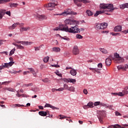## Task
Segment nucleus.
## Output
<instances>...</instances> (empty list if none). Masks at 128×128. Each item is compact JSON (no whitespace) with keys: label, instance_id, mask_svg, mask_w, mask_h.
Segmentation results:
<instances>
[{"label":"nucleus","instance_id":"obj_1","mask_svg":"<svg viewBox=\"0 0 128 128\" xmlns=\"http://www.w3.org/2000/svg\"><path fill=\"white\" fill-rule=\"evenodd\" d=\"M100 8L101 10H107V12H112L114 10V5L112 4H100Z\"/></svg>","mask_w":128,"mask_h":128},{"label":"nucleus","instance_id":"obj_2","mask_svg":"<svg viewBox=\"0 0 128 128\" xmlns=\"http://www.w3.org/2000/svg\"><path fill=\"white\" fill-rule=\"evenodd\" d=\"M68 32H70L71 34H80L78 27V26H71L70 28H68Z\"/></svg>","mask_w":128,"mask_h":128},{"label":"nucleus","instance_id":"obj_3","mask_svg":"<svg viewBox=\"0 0 128 128\" xmlns=\"http://www.w3.org/2000/svg\"><path fill=\"white\" fill-rule=\"evenodd\" d=\"M10 62L9 63H5L4 65L0 66V72L4 68H8V66H12V64H14V60H12V57L10 58Z\"/></svg>","mask_w":128,"mask_h":128},{"label":"nucleus","instance_id":"obj_4","mask_svg":"<svg viewBox=\"0 0 128 128\" xmlns=\"http://www.w3.org/2000/svg\"><path fill=\"white\" fill-rule=\"evenodd\" d=\"M106 111L102 110V111H100L99 112V114L98 116V118L100 122V124H102L104 122L102 120L104 118H106Z\"/></svg>","mask_w":128,"mask_h":128},{"label":"nucleus","instance_id":"obj_5","mask_svg":"<svg viewBox=\"0 0 128 128\" xmlns=\"http://www.w3.org/2000/svg\"><path fill=\"white\" fill-rule=\"evenodd\" d=\"M62 16H68V14H72L73 16H76V14H78V13H76L74 11H72V10H70V9H68L64 12H62Z\"/></svg>","mask_w":128,"mask_h":128},{"label":"nucleus","instance_id":"obj_6","mask_svg":"<svg viewBox=\"0 0 128 128\" xmlns=\"http://www.w3.org/2000/svg\"><path fill=\"white\" fill-rule=\"evenodd\" d=\"M114 56H115V58H116L115 60H116L117 62L118 63L124 62V59L120 56V54H118V53H114Z\"/></svg>","mask_w":128,"mask_h":128},{"label":"nucleus","instance_id":"obj_7","mask_svg":"<svg viewBox=\"0 0 128 128\" xmlns=\"http://www.w3.org/2000/svg\"><path fill=\"white\" fill-rule=\"evenodd\" d=\"M64 22L66 24H69L70 26H76L78 24L76 20L70 19H66Z\"/></svg>","mask_w":128,"mask_h":128},{"label":"nucleus","instance_id":"obj_8","mask_svg":"<svg viewBox=\"0 0 128 128\" xmlns=\"http://www.w3.org/2000/svg\"><path fill=\"white\" fill-rule=\"evenodd\" d=\"M112 58L114 60V58H112V56L110 55L109 58H106V64L108 66H110V64H112Z\"/></svg>","mask_w":128,"mask_h":128},{"label":"nucleus","instance_id":"obj_9","mask_svg":"<svg viewBox=\"0 0 128 128\" xmlns=\"http://www.w3.org/2000/svg\"><path fill=\"white\" fill-rule=\"evenodd\" d=\"M72 52L74 56H78V54H80V50H78V46H74Z\"/></svg>","mask_w":128,"mask_h":128},{"label":"nucleus","instance_id":"obj_10","mask_svg":"<svg viewBox=\"0 0 128 128\" xmlns=\"http://www.w3.org/2000/svg\"><path fill=\"white\" fill-rule=\"evenodd\" d=\"M59 28L60 29V30H62V32H68V26L66 25H60Z\"/></svg>","mask_w":128,"mask_h":128},{"label":"nucleus","instance_id":"obj_11","mask_svg":"<svg viewBox=\"0 0 128 128\" xmlns=\"http://www.w3.org/2000/svg\"><path fill=\"white\" fill-rule=\"evenodd\" d=\"M36 18L38 20H47L48 17L45 15H40L37 14L36 15Z\"/></svg>","mask_w":128,"mask_h":128},{"label":"nucleus","instance_id":"obj_12","mask_svg":"<svg viewBox=\"0 0 128 128\" xmlns=\"http://www.w3.org/2000/svg\"><path fill=\"white\" fill-rule=\"evenodd\" d=\"M56 6V4L52 2H50L48 4V10H52L54 9V6Z\"/></svg>","mask_w":128,"mask_h":128},{"label":"nucleus","instance_id":"obj_13","mask_svg":"<svg viewBox=\"0 0 128 128\" xmlns=\"http://www.w3.org/2000/svg\"><path fill=\"white\" fill-rule=\"evenodd\" d=\"M18 25H20V22L14 23L12 26H9L8 28L11 30H14V28H16V26Z\"/></svg>","mask_w":128,"mask_h":128},{"label":"nucleus","instance_id":"obj_14","mask_svg":"<svg viewBox=\"0 0 128 128\" xmlns=\"http://www.w3.org/2000/svg\"><path fill=\"white\" fill-rule=\"evenodd\" d=\"M44 108H52V110H60L59 108L54 107V106H52L50 104H46L44 106Z\"/></svg>","mask_w":128,"mask_h":128},{"label":"nucleus","instance_id":"obj_15","mask_svg":"<svg viewBox=\"0 0 128 128\" xmlns=\"http://www.w3.org/2000/svg\"><path fill=\"white\" fill-rule=\"evenodd\" d=\"M117 68L118 70H126V68H128V66L126 64L124 65V66H117Z\"/></svg>","mask_w":128,"mask_h":128},{"label":"nucleus","instance_id":"obj_16","mask_svg":"<svg viewBox=\"0 0 128 128\" xmlns=\"http://www.w3.org/2000/svg\"><path fill=\"white\" fill-rule=\"evenodd\" d=\"M34 42H28V41H22V44L23 46H30V44H32Z\"/></svg>","mask_w":128,"mask_h":128},{"label":"nucleus","instance_id":"obj_17","mask_svg":"<svg viewBox=\"0 0 128 128\" xmlns=\"http://www.w3.org/2000/svg\"><path fill=\"white\" fill-rule=\"evenodd\" d=\"M100 24V30H104V28H108V23H102Z\"/></svg>","mask_w":128,"mask_h":128},{"label":"nucleus","instance_id":"obj_18","mask_svg":"<svg viewBox=\"0 0 128 128\" xmlns=\"http://www.w3.org/2000/svg\"><path fill=\"white\" fill-rule=\"evenodd\" d=\"M30 30V27L28 26V27H22L20 29V32H28V30Z\"/></svg>","mask_w":128,"mask_h":128},{"label":"nucleus","instance_id":"obj_19","mask_svg":"<svg viewBox=\"0 0 128 128\" xmlns=\"http://www.w3.org/2000/svg\"><path fill=\"white\" fill-rule=\"evenodd\" d=\"M128 92L126 90H123L122 92H118V96H124L125 94H128Z\"/></svg>","mask_w":128,"mask_h":128},{"label":"nucleus","instance_id":"obj_20","mask_svg":"<svg viewBox=\"0 0 128 128\" xmlns=\"http://www.w3.org/2000/svg\"><path fill=\"white\" fill-rule=\"evenodd\" d=\"M114 31L116 32H122V26H116L114 28Z\"/></svg>","mask_w":128,"mask_h":128},{"label":"nucleus","instance_id":"obj_21","mask_svg":"<svg viewBox=\"0 0 128 128\" xmlns=\"http://www.w3.org/2000/svg\"><path fill=\"white\" fill-rule=\"evenodd\" d=\"M74 3L76 4V6H78V7L80 6L82 4L80 3L81 2L80 0H74Z\"/></svg>","mask_w":128,"mask_h":128},{"label":"nucleus","instance_id":"obj_22","mask_svg":"<svg viewBox=\"0 0 128 128\" xmlns=\"http://www.w3.org/2000/svg\"><path fill=\"white\" fill-rule=\"evenodd\" d=\"M52 50L54 52H60V48L58 47H54Z\"/></svg>","mask_w":128,"mask_h":128},{"label":"nucleus","instance_id":"obj_23","mask_svg":"<svg viewBox=\"0 0 128 128\" xmlns=\"http://www.w3.org/2000/svg\"><path fill=\"white\" fill-rule=\"evenodd\" d=\"M28 70H30L31 72L34 76H36V71H34V70L32 68H28Z\"/></svg>","mask_w":128,"mask_h":128},{"label":"nucleus","instance_id":"obj_24","mask_svg":"<svg viewBox=\"0 0 128 128\" xmlns=\"http://www.w3.org/2000/svg\"><path fill=\"white\" fill-rule=\"evenodd\" d=\"M28 70H30L31 72L34 76H36V71H34V70L32 68H28Z\"/></svg>","mask_w":128,"mask_h":128},{"label":"nucleus","instance_id":"obj_25","mask_svg":"<svg viewBox=\"0 0 128 128\" xmlns=\"http://www.w3.org/2000/svg\"><path fill=\"white\" fill-rule=\"evenodd\" d=\"M14 106H18V108H20V106H30V103H28L26 105V106H24V105H20V104H16L14 105Z\"/></svg>","mask_w":128,"mask_h":128},{"label":"nucleus","instance_id":"obj_26","mask_svg":"<svg viewBox=\"0 0 128 128\" xmlns=\"http://www.w3.org/2000/svg\"><path fill=\"white\" fill-rule=\"evenodd\" d=\"M120 8L122 10H124V8H128V3H126L124 4H123L122 5H120Z\"/></svg>","mask_w":128,"mask_h":128},{"label":"nucleus","instance_id":"obj_27","mask_svg":"<svg viewBox=\"0 0 128 128\" xmlns=\"http://www.w3.org/2000/svg\"><path fill=\"white\" fill-rule=\"evenodd\" d=\"M38 114L41 116H46V112L44 111H40L38 112Z\"/></svg>","mask_w":128,"mask_h":128},{"label":"nucleus","instance_id":"obj_28","mask_svg":"<svg viewBox=\"0 0 128 128\" xmlns=\"http://www.w3.org/2000/svg\"><path fill=\"white\" fill-rule=\"evenodd\" d=\"M104 10L96 11V14H94V16H98V14H104Z\"/></svg>","mask_w":128,"mask_h":128},{"label":"nucleus","instance_id":"obj_29","mask_svg":"<svg viewBox=\"0 0 128 128\" xmlns=\"http://www.w3.org/2000/svg\"><path fill=\"white\" fill-rule=\"evenodd\" d=\"M6 14V10H0V20L2 18L4 14Z\"/></svg>","mask_w":128,"mask_h":128},{"label":"nucleus","instance_id":"obj_30","mask_svg":"<svg viewBox=\"0 0 128 128\" xmlns=\"http://www.w3.org/2000/svg\"><path fill=\"white\" fill-rule=\"evenodd\" d=\"M86 12L88 16H94V12H92L90 10H87Z\"/></svg>","mask_w":128,"mask_h":128},{"label":"nucleus","instance_id":"obj_31","mask_svg":"<svg viewBox=\"0 0 128 128\" xmlns=\"http://www.w3.org/2000/svg\"><path fill=\"white\" fill-rule=\"evenodd\" d=\"M70 74H72V76H76V70H70Z\"/></svg>","mask_w":128,"mask_h":128},{"label":"nucleus","instance_id":"obj_32","mask_svg":"<svg viewBox=\"0 0 128 128\" xmlns=\"http://www.w3.org/2000/svg\"><path fill=\"white\" fill-rule=\"evenodd\" d=\"M87 106L89 108H94V102H90L88 104Z\"/></svg>","mask_w":128,"mask_h":128},{"label":"nucleus","instance_id":"obj_33","mask_svg":"<svg viewBox=\"0 0 128 128\" xmlns=\"http://www.w3.org/2000/svg\"><path fill=\"white\" fill-rule=\"evenodd\" d=\"M100 50L101 52H102L103 54H108V50L104 48H100Z\"/></svg>","mask_w":128,"mask_h":128},{"label":"nucleus","instance_id":"obj_34","mask_svg":"<svg viewBox=\"0 0 128 128\" xmlns=\"http://www.w3.org/2000/svg\"><path fill=\"white\" fill-rule=\"evenodd\" d=\"M100 26H101L100 24L96 23V26H95L96 30H100Z\"/></svg>","mask_w":128,"mask_h":128},{"label":"nucleus","instance_id":"obj_35","mask_svg":"<svg viewBox=\"0 0 128 128\" xmlns=\"http://www.w3.org/2000/svg\"><path fill=\"white\" fill-rule=\"evenodd\" d=\"M10 8H16V6H18V4L16 3H10Z\"/></svg>","mask_w":128,"mask_h":128},{"label":"nucleus","instance_id":"obj_36","mask_svg":"<svg viewBox=\"0 0 128 128\" xmlns=\"http://www.w3.org/2000/svg\"><path fill=\"white\" fill-rule=\"evenodd\" d=\"M62 80H63L64 82H66L67 84L70 82V78H62Z\"/></svg>","mask_w":128,"mask_h":128},{"label":"nucleus","instance_id":"obj_37","mask_svg":"<svg viewBox=\"0 0 128 128\" xmlns=\"http://www.w3.org/2000/svg\"><path fill=\"white\" fill-rule=\"evenodd\" d=\"M113 126H114V128H126L125 126H122L118 124H116Z\"/></svg>","mask_w":128,"mask_h":128},{"label":"nucleus","instance_id":"obj_38","mask_svg":"<svg viewBox=\"0 0 128 128\" xmlns=\"http://www.w3.org/2000/svg\"><path fill=\"white\" fill-rule=\"evenodd\" d=\"M32 92H40V88L38 87H36L34 88H33L32 89Z\"/></svg>","mask_w":128,"mask_h":128},{"label":"nucleus","instance_id":"obj_39","mask_svg":"<svg viewBox=\"0 0 128 128\" xmlns=\"http://www.w3.org/2000/svg\"><path fill=\"white\" fill-rule=\"evenodd\" d=\"M76 79H72L69 78V82H72V84H76Z\"/></svg>","mask_w":128,"mask_h":128},{"label":"nucleus","instance_id":"obj_40","mask_svg":"<svg viewBox=\"0 0 128 128\" xmlns=\"http://www.w3.org/2000/svg\"><path fill=\"white\" fill-rule=\"evenodd\" d=\"M14 52H16V48H14L10 52L9 56H10L14 54Z\"/></svg>","mask_w":128,"mask_h":128},{"label":"nucleus","instance_id":"obj_41","mask_svg":"<svg viewBox=\"0 0 128 128\" xmlns=\"http://www.w3.org/2000/svg\"><path fill=\"white\" fill-rule=\"evenodd\" d=\"M17 48L19 50H24V46H22L20 44L17 46Z\"/></svg>","mask_w":128,"mask_h":128},{"label":"nucleus","instance_id":"obj_42","mask_svg":"<svg viewBox=\"0 0 128 128\" xmlns=\"http://www.w3.org/2000/svg\"><path fill=\"white\" fill-rule=\"evenodd\" d=\"M63 88H64V90H68L70 87H68V84H64Z\"/></svg>","mask_w":128,"mask_h":128},{"label":"nucleus","instance_id":"obj_43","mask_svg":"<svg viewBox=\"0 0 128 128\" xmlns=\"http://www.w3.org/2000/svg\"><path fill=\"white\" fill-rule=\"evenodd\" d=\"M74 86H71L70 87H69V89H68V90H69V92H74Z\"/></svg>","mask_w":128,"mask_h":128},{"label":"nucleus","instance_id":"obj_44","mask_svg":"<svg viewBox=\"0 0 128 128\" xmlns=\"http://www.w3.org/2000/svg\"><path fill=\"white\" fill-rule=\"evenodd\" d=\"M48 60H50V57L47 56L43 59V60L44 62H48Z\"/></svg>","mask_w":128,"mask_h":128},{"label":"nucleus","instance_id":"obj_45","mask_svg":"<svg viewBox=\"0 0 128 128\" xmlns=\"http://www.w3.org/2000/svg\"><path fill=\"white\" fill-rule=\"evenodd\" d=\"M42 82H50V80H48V78L42 80Z\"/></svg>","mask_w":128,"mask_h":128},{"label":"nucleus","instance_id":"obj_46","mask_svg":"<svg viewBox=\"0 0 128 128\" xmlns=\"http://www.w3.org/2000/svg\"><path fill=\"white\" fill-rule=\"evenodd\" d=\"M83 38L84 37L80 34H77L76 35V38H78V40H82Z\"/></svg>","mask_w":128,"mask_h":128},{"label":"nucleus","instance_id":"obj_47","mask_svg":"<svg viewBox=\"0 0 128 128\" xmlns=\"http://www.w3.org/2000/svg\"><path fill=\"white\" fill-rule=\"evenodd\" d=\"M33 84L32 83H29V84H24L23 86H33Z\"/></svg>","mask_w":128,"mask_h":128},{"label":"nucleus","instance_id":"obj_48","mask_svg":"<svg viewBox=\"0 0 128 128\" xmlns=\"http://www.w3.org/2000/svg\"><path fill=\"white\" fill-rule=\"evenodd\" d=\"M59 116H60V120H64V118H67L68 116L60 114L59 115Z\"/></svg>","mask_w":128,"mask_h":128},{"label":"nucleus","instance_id":"obj_49","mask_svg":"<svg viewBox=\"0 0 128 128\" xmlns=\"http://www.w3.org/2000/svg\"><path fill=\"white\" fill-rule=\"evenodd\" d=\"M81 2H83V4H88V2H90L88 1V0H80Z\"/></svg>","mask_w":128,"mask_h":128},{"label":"nucleus","instance_id":"obj_50","mask_svg":"<svg viewBox=\"0 0 128 128\" xmlns=\"http://www.w3.org/2000/svg\"><path fill=\"white\" fill-rule=\"evenodd\" d=\"M100 102H94V106H100Z\"/></svg>","mask_w":128,"mask_h":128},{"label":"nucleus","instance_id":"obj_51","mask_svg":"<svg viewBox=\"0 0 128 128\" xmlns=\"http://www.w3.org/2000/svg\"><path fill=\"white\" fill-rule=\"evenodd\" d=\"M10 82H12V81H8V82H2V84H10Z\"/></svg>","mask_w":128,"mask_h":128},{"label":"nucleus","instance_id":"obj_52","mask_svg":"<svg viewBox=\"0 0 128 128\" xmlns=\"http://www.w3.org/2000/svg\"><path fill=\"white\" fill-rule=\"evenodd\" d=\"M62 90H64V88H60L57 89V90H56V91H58V92H62Z\"/></svg>","mask_w":128,"mask_h":128},{"label":"nucleus","instance_id":"obj_53","mask_svg":"<svg viewBox=\"0 0 128 128\" xmlns=\"http://www.w3.org/2000/svg\"><path fill=\"white\" fill-rule=\"evenodd\" d=\"M20 72H22V70H20L18 71H14L12 72V74H20Z\"/></svg>","mask_w":128,"mask_h":128},{"label":"nucleus","instance_id":"obj_54","mask_svg":"<svg viewBox=\"0 0 128 128\" xmlns=\"http://www.w3.org/2000/svg\"><path fill=\"white\" fill-rule=\"evenodd\" d=\"M98 67L99 68H102V63H100L98 64Z\"/></svg>","mask_w":128,"mask_h":128},{"label":"nucleus","instance_id":"obj_55","mask_svg":"<svg viewBox=\"0 0 128 128\" xmlns=\"http://www.w3.org/2000/svg\"><path fill=\"white\" fill-rule=\"evenodd\" d=\"M34 50L36 52H38V50H40V46L39 47H34Z\"/></svg>","mask_w":128,"mask_h":128},{"label":"nucleus","instance_id":"obj_56","mask_svg":"<svg viewBox=\"0 0 128 128\" xmlns=\"http://www.w3.org/2000/svg\"><path fill=\"white\" fill-rule=\"evenodd\" d=\"M83 108H84V110H88V108H89L88 106V105L83 106Z\"/></svg>","mask_w":128,"mask_h":128},{"label":"nucleus","instance_id":"obj_57","mask_svg":"<svg viewBox=\"0 0 128 128\" xmlns=\"http://www.w3.org/2000/svg\"><path fill=\"white\" fill-rule=\"evenodd\" d=\"M101 69H98V68H94V72H98V70H100Z\"/></svg>","mask_w":128,"mask_h":128},{"label":"nucleus","instance_id":"obj_58","mask_svg":"<svg viewBox=\"0 0 128 128\" xmlns=\"http://www.w3.org/2000/svg\"><path fill=\"white\" fill-rule=\"evenodd\" d=\"M83 92L84 94H88V90L86 89H84Z\"/></svg>","mask_w":128,"mask_h":128},{"label":"nucleus","instance_id":"obj_59","mask_svg":"<svg viewBox=\"0 0 128 128\" xmlns=\"http://www.w3.org/2000/svg\"><path fill=\"white\" fill-rule=\"evenodd\" d=\"M8 92H14V88H8Z\"/></svg>","mask_w":128,"mask_h":128},{"label":"nucleus","instance_id":"obj_60","mask_svg":"<svg viewBox=\"0 0 128 128\" xmlns=\"http://www.w3.org/2000/svg\"><path fill=\"white\" fill-rule=\"evenodd\" d=\"M5 14H8V16H10V12L7 11L6 12V11H5Z\"/></svg>","mask_w":128,"mask_h":128},{"label":"nucleus","instance_id":"obj_61","mask_svg":"<svg viewBox=\"0 0 128 128\" xmlns=\"http://www.w3.org/2000/svg\"><path fill=\"white\" fill-rule=\"evenodd\" d=\"M56 74L57 76H60V78H62V74H60L58 72H56Z\"/></svg>","mask_w":128,"mask_h":128},{"label":"nucleus","instance_id":"obj_62","mask_svg":"<svg viewBox=\"0 0 128 128\" xmlns=\"http://www.w3.org/2000/svg\"><path fill=\"white\" fill-rule=\"evenodd\" d=\"M100 106H106V104L104 102H100Z\"/></svg>","mask_w":128,"mask_h":128},{"label":"nucleus","instance_id":"obj_63","mask_svg":"<svg viewBox=\"0 0 128 128\" xmlns=\"http://www.w3.org/2000/svg\"><path fill=\"white\" fill-rule=\"evenodd\" d=\"M116 116H122V114H120V113L118 112H116Z\"/></svg>","mask_w":128,"mask_h":128},{"label":"nucleus","instance_id":"obj_64","mask_svg":"<svg viewBox=\"0 0 128 128\" xmlns=\"http://www.w3.org/2000/svg\"><path fill=\"white\" fill-rule=\"evenodd\" d=\"M54 30H60V28L58 27H56V28H54Z\"/></svg>","mask_w":128,"mask_h":128}]
</instances>
